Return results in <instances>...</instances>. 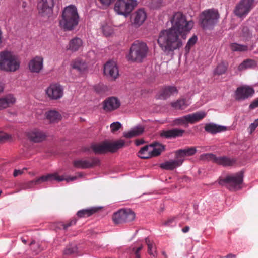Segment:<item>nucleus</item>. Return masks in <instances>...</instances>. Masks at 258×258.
<instances>
[{
    "label": "nucleus",
    "instance_id": "nucleus-1",
    "mask_svg": "<svg viewBox=\"0 0 258 258\" xmlns=\"http://www.w3.org/2000/svg\"><path fill=\"white\" fill-rule=\"evenodd\" d=\"M170 21V28L160 32L157 40L161 49L165 52H173L180 49L186 39V35L194 26L192 21H187L180 12L175 13Z\"/></svg>",
    "mask_w": 258,
    "mask_h": 258
},
{
    "label": "nucleus",
    "instance_id": "nucleus-2",
    "mask_svg": "<svg viewBox=\"0 0 258 258\" xmlns=\"http://www.w3.org/2000/svg\"><path fill=\"white\" fill-rule=\"evenodd\" d=\"M79 19L77 7L74 5H70L63 9L59 25L64 30L71 31L78 25Z\"/></svg>",
    "mask_w": 258,
    "mask_h": 258
},
{
    "label": "nucleus",
    "instance_id": "nucleus-3",
    "mask_svg": "<svg viewBox=\"0 0 258 258\" xmlns=\"http://www.w3.org/2000/svg\"><path fill=\"white\" fill-rule=\"evenodd\" d=\"M20 63L19 56L13 52L9 50L0 52V70L14 72L19 69Z\"/></svg>",
    "mask_w": 258,
    "mask_h": 258
},
{
    "label": "nucleus",
    "instance_id": "nucleus-4",
    "mask_svg": "<svg viewBox=\"0 0 258 258\" xmlns=\"http://www.w3.org/2000/svg\"><path fill=\"white\" fill-rule=\"evenodd\" d=\"M83 177L82 173H79L77 174V175L75 176L68 177L66 175H59L58 172H55L53 173L43 175L35 180L28 182L26 184L25 188H30L34 185L41 184L45 182H52L53 181H57L58 182L66 181L67 182H69L70 181H74L79 177Z\"/></svg>",
    "mask_w": 258,
    "mask_h": 258
},
{
    "label": "nucleus",
    "instance_id": "nucleus-5",
    "mask_svg": "<svg viewBox=\"0 0 258 258\" xmlns=\"http://www.w3.org/2000/svg\"><path fill=\"white\" fill-rule=\"evenodd\" d=\"M148 47L141 41H136L131 46L127 58L131 61L141 62L147 55Z\"/></svg>",
    "mask_w": 258,
    "mask_h": 258
},
{
    "label": "nucleus",
    "instance_id": "nucleus-6",
    "mask_svg": "<svg viewBox=\"0 0 258 258\" xmlns=\"http://www.w3.org/2000/svg\"><path fill=\"white\" fill-rule=\"evenodd\" d=\"M220 14L215 9H207L201 13L200 16V22L204 29L212 28L218 22Z\"/></svg>",
    "mask_w": 258,
    "mask_h": 258
},
{
    "label": "nucleus",
    "instance_id": "nucleus-7",
    "mask_svg": "<svg viewBox=\"0 0 258 258\" xmlns=\"http://www.w3.org/2000/svg\"><path fill=\"white\" fill-rule=\"evenodd\" d=\"M243 173L242 171L236 174L229 175L225 178H220L218 183L226 186L230 190H238L241 188L240 185L243 182Z\"/></svg>",
    "mask_w": 258,
    "mask_h": 258
},
{
    "label": "nucleus",
    "instance_id": "nucleus-8",
    "mask_svg": "<svg viewBox=\"0 0 258 258\" xmlns=\"http://www.w3.org/2000/svg\"><path fill=\"white\" fill-rule=\"evenodd\" d=\"M125 145V141L120 139L114 142H104L92 146L96 154H102L107 152H114Z\"/></svg>",
    "mask_w": 258,
    "mask_h": 258
},
{
    "label": "nucleus",
    "instance_id": "nucleus-9",
    "mask_svg": "<svg viewBox=\"0 0 258 258\" xmlns=\"http://www.w3.org/2000/svg\"><path fill=\"white\" fill-rule=\"evenodd\" d=\"M137 0H117L114 6V11L119 15L127 17L138 5Z\"/></svg>",
    "mask_w": 258,
    "mask_h": 258
},
{
    "label": "nucleus",
    "instance_id": "nucleus-10",
    "mask_svg": "<svg viewBox=\"0 0 258 258\" xmlns=\"http://www.w3.org/2000/svg\"><path fill=\"white\" fill-rule=\"evenodd\" d=\"M135 214L130 209H120L115 213L112 219L115 224L130 222L134 220Z\"/></svg>",
    "mask_w": 258,
    "mask_h": 258
},
{
    "label": "nucleus",
    "instance_id": "nucleus-11",
    "mask_svg": "<svg viewBox=\"0 0 258 258\" xmlns=\"http://www.w3.org/2000/svg\"><path fill=\"white\" fill-rule=\"evenodd\" d=\"M202 159H210L216 163L223 166H229L233 165L236 162L234 158H230L226 156L216 157L211 153L204 154L201 156Z\"/></svg>",
    "mask_w": 258,
    "mask_h": 258
},
{
    "label": "nucleus",
    "instance_id": "nucleus-12",
    "mask_svg": "<svg viewBox=\"0 0 258 258\" xmlns=\"http://www.w3.org/2000/svg\"><path fill=\"white\" fill-rule=\"evenodd\" d=\"M254 93V90L252 87L243 85L236 89L234 92V98L238 101H242L252 96Z\"/></svg>",
    "mask_w": 258,
    "mask_h": 258
},
{
    "label": "nucleus",
    "instance_id": "nucleus-13",
    "mask_svg": "<svg viewBox=\"0 0 258 258\" xmlns=\"http://www.w3.org/2000/svg\"><path fill=\"white\" fill-rule=\"evenodd\" d=\"M253 0H241L235 7L234 14L240 18L245 17L252 8Z\"/></svg>",
    "mask_w": 258,
    "mask_h": 258
},
{
    "label": "nucleus",
    "instance_id": "nucleus-14",
    "mask_svg": "<svg viewBox=\"0 0 258 258\" xmlns=\"http://www.w3.org/2000/svg\"><path fill=\"white\" fill-rule=\"evenodd\" d=\"M45 93L50 99L58 100L63 96V88L58 83H52L45 90Z\"/></svg>",
    "mask_w": 258,
    "mask_h": 258
},
{
    "label": "nucleus",
    "instance_id": "nucleus-15",
    "mask_svg": "<svg viewBox=\"0 0 258 258\" xmlns=\"http://www.w3.org/2000/svg\"><path fill=\"white\" fill-rule=\"evenodd\" d=\"M54 0H39L37 10L39 14L42 17L49 16L52 12Z\"/></svg>",
    "mask_w": 258,
    "mask_h": 258
},
{
    "label": "nucleus",
    "instance_id": "nucleus-16",
    "mask_svg": "<svg viewBox=\"0 0 258 258\" xmlns=\"http://www.w3.org/2000/svg\"><path fill=\"white\" fill-rule=\"evenodd\" d=\"M104 73L110 79L115 80L119 76L118 67L115 61H108L104 67Z\"/></svg>",
    "mask_w": 258,
    "mask_h": 258
},
{
    "label": "nucleus",
    "instance_id": "nucleus-17",
    "mask_svg": "<svg viewBox=\"0 0 258 258\" xmlns=\"http://www.w3.org/2000/svg\"><path fill=\"white\" fill-rule=\"evenodd\" d=\"M100 161L98 158H92L89 160L79 159L74 161V166L78 168L86 169L90 168L99 165Z\"/></svg>",
    "mask_w": 258,
    "mask_h": 258
},
{
    "label": "nucleus",
    "instance_id": "nucleus-18",
    "mask_svg": "<svg viewBox=\"0 0 258 258\" xmlns=\"http://www.w3.org/2000/svg\"><path fill=\"white\" fill-rule=\"evenodd\" d=\"M121 105L120 100L115 97H110L103 102V109L106 112H111L118 109Z\"/></svg>",
    "mask_w": 258,
    "mask_h": 258
},
{
    "label": "nucleus",
    "instance_id": "nucleus-19",
    "mask_svg": "<svg viewBox=\"0 0 258 258\" xmlns=\"http://www.w3.org/2000/svg\"><path fill=\"white\" fill-rule=\"evenodd\" d=\"M147 13L145 9L140 8L136 11L133 15V24L136 27L141 26L147 19Z\"/></svg>",
    "mask_w": 258,
    "mask_h": 258
},
{
    "label": "nucleus",
    "instance_id": "nucleus-20",
    "mask_svg": "<svg viewBox=\"0 0 258 258\" xmlns=\"http://www.w3.org/2000/svg\"><path fill=\"white\" fill-rule=\"evenodd\" d=\"M27 136L32 142L38 143L44 141L47 135L44 132L40 130L33 129L27 133Z\"/></svg>",
    "mask_w": 258,
    "mask_h": 258
},
{
    "label": "nucleus",
    "instance_id": "nucleus-21",
    "mask_svg": "<svg viewBox=\"0 0 258 258\" xmlns=\"http://www.w3.org/2000/svg\"><path fill=\"white\" fill-rule=\"evenodd\" d=\"M17 99L13 94H8L0 98V110L8 108L16 103Z\"/></svg>",
    "mask_w": 258,
    "mask_h": 258
},
{
    "label": "nucleus",
    "instance_id": "nucleus-22",
    "mask_svg": "<svg viewBox=\"0 0 258 258\" xmlns=\"http://www.w3.org/2000/svg\"><path fill=\"white\" fill-rule=\"evenodd\" d=\"M197 152L196 147H186L182 149L178 150L175 152V158L182 160V164L187 156L194 155Z\"/></svg>",
    "mask_w": 258,
    "mask_h": 258
},
{
    "label": "nucleus",
    "instance_id": "nucleus-23",
    "mask_svg": "<svg viewBox=\"0 0 258 258\" xmlns=\"http://www.w3.org/2000/svg\"><path fill=\"white\" fill-rule=\"evenodd\" d=\"M43 67V59L41 57L36 56L31 60L29 63V68L31 72L39 73Z\"/></svg>",
    "mask_w": 258,
    "mask_h": 258
},
{
    "label": "nucleus",
    "instance_id": "nucleus-24",
    "mask_svg": "<svg viewBox=\"0 0 258 258\" xmlns=\"http://www.w3.org/2000/svg\"><path fill=\"white\" fill-rule=\"evenodd\" d=\"M206 115V113L204 111L197 112L192 114L185 115L186 126L188 124H194L203 119Z\"/></svg>",
    "mask_w": 258,
    "mask_h": 258
},
{
    "label": "nucleus",
    "instance_id": "nucleus-25",
    "mask_svg": "<svg viewBox=\"0 0 258 258\" xmlns=\"http://www.w3.org/2000/svg\"><path fill=\"white\" fill-rule=\"evenodd\" d=\"M83 46V40L79 37L72 38L69 42L67 49L72 52L79 51Z\"/></svg>",
    "mask_w": 258,
    "mask_h": 258
},
{
    "label": "nucleus",
    "instance_id": "nucleus-26",
    "mask_svg": "<svg viewBox=\"0 0 258 258\" xmlns=\"http://www.w3.org/2000/svg\"><path fill=\"white\" fill-rule=\"evenodd\" d=\"M184 132L185 131L182 129L173 128L162 131L160 133V136L165 138H173L182 136Z\"/></svg>",
    "mask_w": 258,
    "mask_h": 258
},
{
    "label": "nucleus",
    "instance_id": "nucleus-27",
    "mask_svg": "<svg viewBox=\"0 0 258 258\" xmlns=\"http://www.w3.org/2000/svg\"><path fill=\"white\" fill-rule=\"evenodd\" d=\"M182 165V160L176 158L175 160H171L165 161L160 165V167L165 170H173Z\"/></svg>",
    "mask_w": 258,
    "mask_h": 258
},
{
    "label": "nucleus",
    "instance_id": "nucleus-28",
    "mask_svg": "<svg viewBox=\"0 0 258 258\" xmlns=\"http://www.w3.org/2000/svg\"><path fill=\"white\" fill-rule=\"evenodd\" d=\"M226 129L227 127L225 126L217 125L213 123H207L205 126V131L212 134L224 131Z\"/></svg>",
    "mask_w": 258,
    "mask_h": 258
},
{
    "label": "nucleus",
    "instance_id": "nucleus-29",
    "mask_svg": "<svg viewBox=\"0 0 258 258\" xmlns=\"http://www.w3.org/2000/svg\"><path fill=\"white\" fill-rule=\"evenodd\" d=\"M144 128L143 126L137 125L128 131L124 132L123 136L127 138H131L141 135L144 132Z\"/></svg>",
    "mask_w": 258,
    "mask_h": 258
},
{
    "label": "nucleus",
    "instance_id": "nucleus-30",
    "mask_svg": "<svg viewBox=\"0 0 258 258\" xmlns=\"http://www.w3.org/2000/svg\"><path fill=\"white\" fill-rule=\"evenodd\" d=\"M149 145L152 157L160 155L162 152L165 150V146L158 142H154Z\"/></svg>",
    "mask_w": 258,
    "mask_h": 258
},
{
    "label": "nucleus",
    "instance_id": "nucleus-31",
    "mask_svg": "<svg viewBox=\"0 0 258 258\" xmlns=\"http://www.w3.org/2000/svg\"><path fill=\"white\" fill-rule=\"evenodd\" d=\"M72 68L81 72L87 68V63L82 59L78 58L73 60L71 63Z\"/></svg>",
    "mask_w": 258,
    "mask_h": 258
},
{
    "label": "nucleus",
    "instance_id": "nucleus-32",
    "mask_svg": "<svg viewBox=\"0 0 258 258\" xmlns=\"http://www.w3.org/2000/svg\"><path fill=\"white\" fill-rule=\"evenodd\" d=\"M177 93V89L175 87L169 86L163 89L162 92L158 96L160 99H166L170 95Z\"/></svg>",
    "mask_w": 258,
    "mask_h": 258
},
{
    "label": "nucleus",
    "instance_id": "nucleus-33",
    "mask_svg": "<svg viewBox=\"0 0 258 258\" xmlns=\"http://www.w3.org/2000/svg\"><path fill=\"white\" fill-rule=\"evenodd\" d=\"M46 118L50 122H55L60 120L61 115L56 111L50 110L46 113Z\"/></svg>",
    "mask_w": 258,
    "mask_h": 258
},
{
    "label": "nucleus",
    "instance_id": "nucleus-34",
    "mask_svg": "<svg viewBox=\"0 0 258 258\" xmlns=\"http://www.w3.org/2000/svg\"><path fill=\"white\" fill-rule=\"evenodd\" d=\"M189 104L190 103L188 101L183 99L178 100L171 103V105L174 108L180 110L185 109Z\"/></svg>",
    "mask_w": 258,
    "mask_h": 258
},
{
    "label": "nucleus",
    "instance_id": "nucleus-35",
    "mask_svg": "<svg viewBox=\"0 0 258 258\" xmlns=\"http://www.w3.org/2000/svg\"><path fill=\"white\" fill-rule=\"evenodd\" d=\"M138 156L142 159H148L152 157L150 152V145L142 148L138 153Z\"/></svg>",
    "mask_w": 258,
    "mask_h": 258
},
{
    "label": "nucleus",
    "instance_id": "nucleus-36",
    "mask_svg": "<svg viewBox=\"0 0 258 258\" xmlns=\"http://www.w3.org/2000/svg\"><path fill=\"white\" fill-rule=\"evenodd\" d=\"M145 242L148 246V253L153 257H156L157 255V253L153 241L149 238H146L145 239Z\"/></svg>",
    "mask_w": 258,
    "mask_h": 258
},
{
    "label": "nucleus",
    "instance_id": "nucleus-37",
    "mask_svg": "<svg viewBox=\"0 0 258 258\" xmlns=\"http://www.w3.org/2000/svg\"><path fill=\"white\" fill-rule=\"evenodd\" d=\"M98 209L97 207H92L89 209H83L79 211L77 215L79 217H87L95 213Z\"/></svg>",
    "mask_w": 258,
    "mask_h": 258
},
{
    "label": "nucleus",
    "instance_id": "nucleus-38",
    "mask_svg": "<svg viewBox=\"0 0 258 258\" xmlns=\"http://www.w3.org/2000/svg\"><path fill=\"white\" fill-rule=\"evenodd\" d=\"M256 63L254 60L247 59L243 61L238 68L239 71H242L245 69L252 68L255 66Z\"/></svg>",
    "mask_w": 258,
    "mask_h": 258
},
{
    "label": "nucleus",
    "instance_id": "nucleus-39",
    "mask_svg": "<svg viewBox=\"0 0 258 258\" xmlns=\"http://www.w3.org/2000/svg\"><path fill=\"white\" fill-rule=\"evenodd\" d=\"M143 245L137 246L136 244L132 245L130 249L131 254L134 255L135 258H140V251L143 249Z\"/></svg>",
    "mask_w": 258,
    "mask_h": 258
},
{
    "label": "nucleus",
    "instance_id": "nucleus-40",
    "mask_svg": "<svg viewBox=\"0 0 258 258\" xmlns=\"http://www.w3.org/2000/svg\"><path fill=\"white\" fill-rule=\"evenodd\" d=\"M230 47L233 51L243 52L246 51L248 50V47L247 45H240L236 43L231 44Z\"/></svg>",
    "mask_w": 258,
    "mask_h": 258
},
{
    "label": "nucleus",
    "instance_id": "nucleus-41",
    "mask_svg": "<svg viewBox=\"0 0 258 258\" xmlns=\"http://www.w3.org/2000/svg\"><path fill=\"white\" fill-rule=\"evenodd\" d=\"M227 66L225 62L219 63L214 71L215 75H220L225 73L227 70Z\"/></svg>",
    "mask_w": 258,
    "mask_h": 258
},
{
    "label": "nucleus",
    "instance_id": "nucleus-42",
    "mask_svg": "<svg viewBox=\"0 0 258 258\" xmlns=\"http://www.w3.org/2000/svg\"><path fill=\"white\" fill-rule=\"evenodd\" d=\"M102 31L104 35L106 36H111L114 32V29L111 25L106 24L102 26Z\"/></svg>",
    "mask_w": 258,
    "mask_h": 258
},
{
    "label": "nucleus",
    "instance_id": "nucleus-43",
    "mask_svg": "<svg viewBox=\"0 0 258 258\" xmlns=\"http://www.w3.org/2000/svg\"><path fill=\"white\" fill-rule=\"evenodd\" d=\"M198 40L197 37L194 35L188 41L185 47L186 51L188 52L191 46H194L197 42Z\"/></svg>",
    "mask_w": 258,
    "mask_h": 258
},
{
    "label": "nucleus",
    "instance_id": "nucleus-44",
    "mask_svg": "<svg viewBox=\"0 0 258 258\" xmlns=\"http://www.w3.org/2000/svg\"><path fill=\"white\" fill-rule=\"evenodd\" d=\"M162 0H151L149 6L151 9H158L162 6Z\"/></svg>",
    "mask_w": 258,
    "mask_h": 258
},
{
    "label": "nucleus",
    "instance_id": "nucleus-45",
    "mask_svg": "<svg viewBox=\"0 0 258 258\" xmlns=\"http://www.w3.org/2000/svg\"><path fill=\"white\" fill-rule=\"evenodd\" d=\"M173 124L174 125H182L186 127L185 115L174 119L173 121Z\"/></svg>",
    "mask_w": 258,
    "mask_h": 258
},
{
    "label": "nucleus",
    "instance_id": "nucleus-46",
    "mask_svg": "<svg viewBox=\"0 0 258 258\" xmlns=\"http://www.w3.org/2000/svg\"><path fill=\"white\" fill-rule=\"evenodd\" d=\"M77 248L76 245H70L66 248L64 251V254L66 255H71L77 252Z\"/></svg>",
    "mask_w": 258,
    "mask_h": 258
},
{
    "label": "nucleus",
    "instance_id": "nucleus-47",
    "mask_svg": "<svg viewBox=\"0 0 258 258\" xmlns=\"http://www.w3.org/2000/svg\"><path fill=\"white\" fill-rule=\"evenodd\" d=\"M122 127L121 124L119 122H113L110 125V128L112 132H115L118 131Z\"/></svg>",
    "mask_w": 258,
    "mask_h": 258
},
{
    "label": "nucleus",
    "instance_id": "nucleus-48",
    "mask_svg": "<svg viewBox=\"0 0 258 258\" xmlns=\"http://www.w3.org/2000/svg\"><path fill=\"white\" fill-rule=\"evenodd\" d=\"M258 127V119L255 120L254 122L251 123L249 125L250 132L252 133L256 128Z\"/></svg>",
    "mask_w": 258,
    "mask_h": 258
},
{
    "label": "nucleus",
    "instance_id": "nucleus-49",
    "mask_svg": "<svg viewBox=\"0 0 258 258\" xmlns=\"http://www.w3.org/2000/svg\"><path fill=\"white\" fill-rule=\"evenodd\" d=\"M11 138V136L4 132H0V142Z\"/></svg>",
    "mask_w": 258,
    "mask_h": 258
},
{
    "label": "nucleus",
    "instance_id": "nucleus-50",
    "mask_svg": "<svg viewBox=\"0 0 258 258\" xmlns=\"http://www.w3.org/2000/svg\"><path fill=\"white\" fill-rule=\"evenodd\" d=\"M27 169L26 168H24L22 170H15L13 173V175L14 177H16L19 175L22 174L25 171H26Z\"/></svg>",
    "mask_w": 258,
    "mask_h": 258
},
{
    "label": "nucleus",
    "instance_id": "nucleus-51",
    "mask_svg": "<svg viewBox=\"0 0 258 258\" xmlns=\"http://www.w3.org/2000/svg\"><path fill=\"white\" fill-rule=\"evenodd\" d=\"M101 4L105 6H109L114 0H98Z\"/></svg>",
    "mask_w": 258,
    "mask_h": 258
},
{
    "label": "nucleus",
    "instance_id": "nucleus-52",
    "mask_svg": "<svg viewBox=\"0 0 258 258\" xmlns=\"http://www.w3.org/2000/svg\"><path fill=\"white\" fill-rule=\"evenodd\" d=\"M258 107V98L254 100L250 105L249 108L250 109H253Z\"/></svg>",
    "mask_w": 258,
    "mask_h": 258
},
{
    "label": "nucleus",
    "instance_id": "nucleus-53",
    "mask_svg": "<svg viewBox=\"0 0 258 258\" xmlns=\"http://www.w3.org/2000/svg\"><path fill=\"white\" fill-rule=\"evenodd\" d=\"M76 219L72 220L68 224L63 225V228L64 229H67L69 227H70V226H71L72 225H75L76 224Z\"/></svg>",
    "mask_w": 258,
    "mask_h": 258
},
{
    "label": "nucleus",
    "instance_id": "nucleus-54",
    "mask_svg": "<svg viewBox=\"0 0 258 258\" xmlns=\"http://www.w3.org/2000/svg\"><path fill=\"white\" fill-rule=\"evenodd\" d=\"M175 224L174 219L171 218L164 223V225L168 226H173Z\"/></svg>",
    "mask_w": 258,
    "mask_h": 258
},
{
    "label": "nucleus",
    "instance_id": "nucleus-55",
    "mask_svg": "<svg viewBox=\"0 0 258 258\" xmlns=\"http://www.w3.org/2000/svg\"><path fill=\"white\" fill-rule=\"evenodd\" d=\"M4 90V85L3 83L0 82V93H2Z\"/></svg>",
    "mask_w": 258,
    "mask_h": 258
},
{
    "label": "nucleus",
    "instance_id": "nucleus-56",
    "mask_svg": "<svg viewBox=\"0 0 258 258\" xmlns=\"http://www.w3.org/2000/svg\"><path fill=\"white\" fill-rule=\"evenodd\" d=\"M189 230V227L188 226H185V227H184L182 229V231L183 233H186Z\"/></svg>",
    "mask_w": 258,
    "mask_h": 258
},
{
    "label": "nucleus",
    "instance_id": "nucleus-57",
    "mask_svg": "<svg viewBox=\"0 0 258 258\" xmlns=\"http://www.w3.org/2000/svg\"><path fill=\"white\" fill-rule=\"evenodd\" d=\"M236 255L231 253L228 254L226 255V258H235Z\"/></svg>",
    "mask_w": 258,
    "mask_h": 258
},
{
    "label": "nucleus",
    "instance_id": "nucleus-58",
    "mask_svg": "<svg viewBox=\"0 0 258 258\" xmlns=\"http://www.w3.org/2000/svg\"><path fill=\"white\" fill-rule=\"evenodd\" d=\"M143 142H144L142 140H138L136 141V145L138 146L140 145L141 144H142L143 143Z\"/></svg>",
    "mask_w": 258,
    "mask_h": 258
},
{
    "label": "nucleus",
    "instance_id": "nucleus-59",
    "mask_svg": "<svg viewBox=\"0 0 258 258\" xmlns=\"http://www.w3.org/2000/svg\"><path fill=\"white\" fill-rule=\"evenodd\" d=\"M21 240H22V241L24 243V244H26V240L24 239H23V238H21Z\"/></svg>",
    "mask_w": 258,
    "mask_h": 258
},
{
    "label": "nucleus",
    "instance_id": "nucleus-60",
    "mask_svg": "<svg viewBox=\"0 0 258 258\" xmlns=\"http://www.w3.org/2000/svg\"><path fill=\"white\" fill-rule=\"evenodd\" d=\"M162 254L165 256V257H167V255L166 254V252L165 251H163L162 252Z\"/></svg>",
    "mask_w": 258,
    "mask_h": 258
},
{
    "label": "nucleus",
    "instance_id": "nucleus-61",
    "mask_svg": "<svg viewBox=\"0 0 258 258\" xmlns=\"http://www.w3.org/2000/svg\"><path fill=\"white\" fill-rule=\"evenodd\" d=\"M251 36V33H250L249 32H248L247 37H250Z\"/></svg>",
    "mask_w": 258,
    "mask_h": 258
},
{
    "label": "nucleus",
    "instance_id": "nucleus-62",
    "mask_svg": "<svg viewBox=\"0 0 258 258\" xmlns=\"http://www.w3.org/2000/svg\"><path fill=\"white\" fill-rule=\"evenodd\" d=\"M33 243H34V241H32L31 242V245L33 244Z\"/></svg>",
    "mask_w": 258,
    "mask_h": 258
}]
</instances>
